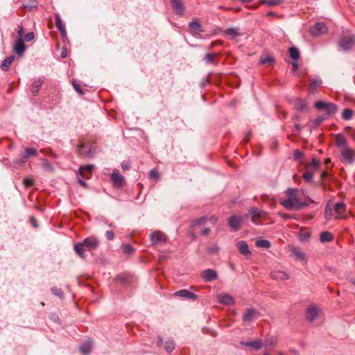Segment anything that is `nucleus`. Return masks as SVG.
<instances>
[{
  "mask_svg": "<svg viewBox=\"0 0 355 355\" xmlns=\"http://www.w3.org/2000/svg\"><path fill=\"white\" fill-rule=\"evenodd\" d=\"M150 177L152 179L157 180L159 178V173L158 171L156 169H152L150 171Z\"/></svg>",
  "mask_w": 355,
  "mask_h": 355,
  "instance_id": "obj_50",
  "label": "nucleus"
},
{
  "mask_svg": "<svg viewBox=\"0 0 355 355\" xmlns=\"http://www.w3.org/2000/svg\"><path fill=\"white\" fill-rule=\"evenodd\" d=\"M315 107L318 110L325 111L327 114H335L338 110V107L336 104L321 101H317L315 103Z\"/></svg>",
  "mask_w": 355,
  "mask_h": 355,
  "instance_id": "obj_4",
  "label": "nucleus"
},
{
  "mask_svg": "<svg viewBox=\"0 0 355 355\" xmlns=\"http://www.w3.org/2000/svg\"><path fill=\"white\" fill-rule=\"evenodd\" d=\"M255 245L257 248H270V243L268 240L259 239L255 242Z\"/></svg>",
  "mask_w": 355,
  "mask_h": 355,
  "instance_id": "obj_36",
  "label": "nucleus"
},
{
  "mask_svg": "<svg viewBox=\"0 0 355 355\" xmlns=\"http://www.w3.org/2000/svg\"><path fill=\"white\" fill-rule=\"evenodd\" d=\"M94 166L93 164H87L85 166H80L78 169V174L81 178L89 179V176L86 174L87 172L89 174H91Z\"/></svg>",
  "mask_w": 355,
  "mask_h": 355,
  "instance_id": "obj_14",
  "label": "nucleus"
},
{
  "mask_svg": "<svg viewBox=\"0 0 355 355\" xmlns=\"http://www.w3.org/2000/svg\"><path fill=\"white\" fill-rule=\"evenodd\" d=\"M173 295L178 297L190 299L193 301L198 300V296L187 289H182L173 293Z\"/></svg>",
  "mask_w": 355,
  "mask_h": 355,
  "instance_id": "obj_12",
  "label": "nucleus"
},
{
  "mask_svg": "<svg viewBox=\"0 0 355 355\" xmlns=\"http://www.w3.org/2000/svg\"><path fill=\"white\" fill-rule=\"evenodd\" d=\"M210 232V230L209 228H205L203 229L202 231H201V234L203 235V236H207L209 234Z\"/></svg>",
  "mask_w": 355,
  "mask_h": 355,
  "instance_id": "obj_61",
  "label": "nucleus"
},
{
  "mask_svg": "<svg viewBox=\"0 0 355 355\" xmlns=\"http://www.w3.org/2000/svg\"><path fill=\"white\" fill-rule=\"evenodd\" d=\"M164 349L168 353H171L175 349V343L173 340H167L164 344Z\"/></svg>",
  "mask_w": 355,
  "mask_h": 355,
  "instance_id": "obj_37",
  "label": "nucleus"
},
{
  "mask_svg": "<svg viewBox=\"0 0 355 355\" xmlns=\"http://www.w3.org/2000/svg\"><path fill=\"white\" fill-rule=\"evenodd\" d=\"M289 55L293 60H297L300 58V51L297 47H291L289 49Z\"/></svg>",
  "mask_w": 355,
  "mask_h": 355,
  "instance_id": "obj_35",
  "label": "nucleus"
},
{
  "mask_svg": "<svg viewBox=\"0 0 355 355\" xmlns=\"http://www.w3.org/2000/svg\"><path fill=\"white\" fill-rule=\"evenodd\" d=\"M105 236L108 240H112L114 237V234L112 231H107Z\"/></svg>",
  "mask_w": 355,
  "mask_h": 355,
  "instance_id": "obj_55",
  "label": "nucleus"
},
{
  "mask_svg": "<svg viewBox=\"0 0 355 355\" xmlns=\"http://www.w3.org/2000/svg\"><path fill=\"white\" fill-rule=\"evenodd\" d=\"M29 220H30V223L35 228H37L38 227L37 220L34 216H31L30 217Z\"/></svg>",
  "mask_w": 355,
  "mask_h": 355,
  "instance_id": "obj_53",
  "label": "nucleus"
},
{
  "mask_svg": "<svg viewBox=\"0 0 355 355\" xmlns=\"http://www.w3.org/2000/svg\"><path fill=\"white\" fill-rule=\"evenodd\" d=\"M123 252L125 254H132L134 252V248L129 244H125L122 246Z\"/></svg>",
  "mask_w": 355,
  "mask_h": 355,
  "instance_id": "obj_45",
  "label": "nucleus"
},
{
  "mask_svg": "<svg viewBox=\"0 0 355 355\" xmlns=\"http://www.w3.org/2000/svg\"><path fill=\"white\" fill-rule=\"evenodd\" d=\"M241 344L243 346L251 347L256 350L260 349L263 345V341L261 339H257L250 342L242 341Z\"/></svg>",
  "mask_w": 355,
  "mask_h": 355,
  "instance_id": "obj_22",
  "label": "nucleus"
},
{
  "mask_svg": "<svg viewBox=\"0 0 355 355\" xmlns=\"http://www.w3.org/2000/svg\"><path fill=\"white\" fill-rule=\"evenodd\" d=\"M42 84V81L40 79L35 80L31 85V91L33 94H36L39 92V89Z\"/></svg>",
  "mask_w": 355,
  "mask_h": 355,
  "instance_id": "obj_34",
  "label": "nucleus"
},
{
  "mask_svg": "<svg viewBox=\"0 0 355 355\" xmlns=\"http://www.w3.org/2000/svg\"><path fill=\"white\" fill-rule=\"evenodd\" d=\"M150 239L154 244L163 243L166 240V234L160 231H155L150 235Z\"/></svg>",
  "mask_w": 355,
  "mask_h": 355,
  "instance_id": "obj_7",
  "label": "nucleus"
},
{
  "mask_svg": "<svg viewBox=\"0 0 355 355\" xmlns=\"http://www.w3.org/2000/svg\"><path fill=\"white\" fill-rule=\"evenodd\" d=\"M264 214L263 211H259L258 209L253 207L249 210L248 215L251 216V220L254 221L255 217H262Z\"/></svg>",
  "mask_w": 355,
  "mask_h": 355,
  "instance_id": "obj_32",
  "label": "nucleus"
},
{
  "mask_svg": "<svg viewBox=\"0 0 355 355\" xmlns=\"http://www.w3.org/2000/svg\"><path fill=\"white\" fill-rule=\"evenodd\" d=\"M217 55V53H207L205 55V60L207 63H212L214 64H216L214 59Z\"/></svg>",
  "mask_w": 355,
  "mask_h": 355,
  "instance_id": "obj_39",
  "label": "nucleus"
},
{
  "mask_svg": "<svg viewBox=\"0 0 355 355\" xmlns=\"http://www.w3.org/2000/svg\"><path fill=\"white\" fill-rule=\"evenodd\" d=\"M24 184L26 187H32L34 184V180L31 178H25L24 180Z\"/></svg>",
  "mask_w": 355,
  "mask_h": 355,
  "instance_id": "obj_49",
  "label": "nucleus"
},
{
  "mask_svg": "<svg viewBox=\"0 0 355 355\" xmlns=\"http://www.w3.org/2000/svg\"><path fill=\"white\" fill-rule=\"evenodd\" d=\"M206 220H207V218H206V217H202V218H201L200 219L196 220L193 222V225H198V224H200V223H205Z\"/></svg>",
  "mask_w": 355,
  "mask_h": 355,
  "instance_id": "obj_56",
  "label": "nucleus"
},
{
  "mask_svg": "<svg viewBox=\"0 0 355 355\" xmlns=\"http://www.w3.org/2000/svg\"><path fill=\"white\" fill-rule=\"evenodd\" d=\"M121 167L123 170H128L130 168V164L128 161H123L121 163Z\"/></svg>",
  "mask_w": 355,
  "mask_h": 355,
  "instance_id": "obj_54",
  "label": "nucleus"
},
{
  "mask_svg": "<svg viewBox=\"0 0 355 355\" xmlns=\"http://www.w3.org/2000/svg\"><path fill=\"white\" fill-rule=\"evenodd\" d=\"M55 24L56 28L60 31V33H62V34L66 33L65 26L62 22L61 18L60 17L59 15H56L55 16Z\"/></svg>",
  "mask_w": 355,
  "mask_h": 355,
  "instance_id": "obj_29",
  "label": "nucleus"
},
{
  "mask_svg": "<svg viewBox=\"0 0 355 355\" xmlns=\"http://www.w3.org/2000/svg\"><path fill=\"white\" fill-rule=\"evenodd\" d=\"M275 62V59L271 55H266L264 57H261L260 62L261 64H269Z\"/></svg>",
  "mask_w": 355,
  "mask_h": 355,
  "instance_id": "obj_44",
  "label": "nucleus"
},
{
  "mask_svg": "<svg viewBox=\"0 0 355 355\" xmlns=\"http://www.w3.org/2000/svg\"><path fill=\"white\" fill-rule=\"evenodd\" d=\"M309 82V90L311 92H314L316 89L322 84V80L316 78H310Z\"/></svg>",
  "mask_w": 355,
  "mask_h": 355,
  "instance_id": "obj_26",
  "label": "nucleus"
},
{
  "mask_svg": "<svg viewBox=\"0 0 355 355\" xmlns=\"http://www.w3.org/2000/svg\"><path fill=\"white\" fill-rule=\"evenodd\" d=\"M42 166L45 169L48 171H53V166L49 160H47L46 159H42Z\"/></svg>",
  "mask_w": 355,
  "mask_h": 355,
  "instance_id": "obj_46",
  "label": "nucleus"
},
{
  "mask_svg": "<svg viewBox=\"0 0 355 355\" xmlns=\"http://www.w3.org/2000/svg\"><path fill=\"white\" fill-rule=\"evenodd\" d=\"M34 39V33L33 32L28 33L24 36V40L26 42H31Z\"/></svg>",
  "mask_w": 355,
  "mask_h": 355,
  "instance_id": "obj_51",
  "label": "nucleus"
},
{
  "mask_svg": "<svg viewBox=\"0 0 355 355\" xmlns=\"http://www.w3.org/2000/svg\"><path fill=\"white\" fill-rule=\"evenodd\" d=\"M26 49V46L22 38H18L14 46L13 51L19 56H21Z\"/></svg>",
  "mask_w": 355,
  "mask_h": 355,
  "instance_id": "obj_18",
  "label": "nucleus"
},
{
  "mask_svg": "<svg viewBox=\"0 0 355 355\" xmlns=\"http://www.w3.org/2000/svg\"><path fill=\"white\" fill-rule=\"evenodd\" d=\"M292 254L295 256V257L300 261H304L306 259V255L303 253L300 248L297 247L292 246L290 249Z\"/></svg>",
  "mask_w": 355,
  "mask_h": 355,
  "instance_id": "obj_24",
  "label": "nucleus"
},
{
  "mask_svg": "<svg viewBox=\"0 0 355 355\" xmlns=\"http://www.w3.org/2000/svg\"><path fill=\"white\" fill-rule=\"evenodd\" d=\"M335 139L336 145L345 162L349 164L354 163L355 161V149L349 146L347 141L341 134L336 135Z\"/></svg>",
  "mask_w": 355,
  "mask_h": 355,
  "instance_id": "obj_3",
  "label": "nucleus"
},
{
  "mask_svg": "<svg viewBox=\"0 0 355 355\" xmlns=\"http://www.w3.org/2000/svg\"><path fill=\"white\" fill-rule=\"evenodd\" d=\"M277 345L276 339L273 338H268L264 341V346L267 348H272Z\"/></svg>",
  "mask_w": 355,
  "mask_h": 355,
  "instance_id": "obj_40",
  "label": "nucleus"
},
{
  "mask_svg": "<svg viewBox=\"0 0 355 355\" xmlns=\"http://www.w3.org/2000/svg\"><path fill=\"white\" fill-rule=\"evenodd\" d=\"M257 315V312L253 308L247 309L243 315L245 322H250L254 320Z\"/></svg>",
  "mask_w": 355,
  "mask_h": 355,
  "instance_id": "obj_20",
  "label": "nucleus"
},
{
  "mask_svg": "<svg viewBox=\"0 0 355 355\" xmlns=\"http://www.w3.org/2000/svg\"><path fill=\"white\" fill-rule=\"evenodd\" d=\"M325 217L327 219H331L332 218H335V210L333 206H331L329 203H328L325 207Z\"/></svg>",
  "mask_w": 355,
  "mask_h": 355,
  "instance_id": "obj_31",
  "label": "nucleus"
},
{
  "mask_svg": "<svg viewBox=\"0 0 355 355\" xmlns=\"http://www.w3.org/2000/svg\"><path fill=\"white\" fill-rule=\"evenodd\" d=\"M355 44L354 37H344L339 41L340 46L345 51L349 50Z\"/></svg>",
  "mask_w": 355,
  "mask_h": 355,
  "instance_id": "obj_10",
  "label": "nucleus"
},
{
  "mask_svg": "<svg viewBox=\"0 0 355 355\" xmlns=\"http://www.w3.org/2000/svg\"><path fill=\"white\" fill-rule=\"evenodd\" d=\"M218 302L225 305H231L234 302V298L228 294H220L218 296Z\"/></svg>",
  "mask_w": 355,
  "mask_h": 355,
  "instance_id": "obj_23",
  "label": "nucleus"
},
{
  "mask_svg": "<svg viewBox=\"0 0 355 355\" xmlns=\"http://www.w3.org/2000/svg\"><path fill=\"white\" fill-rule=\"evenodd\" d=\"M333 239H334L333 234L329 232L325 231V232H322L320 234V241L322 243L330 242L333 240Z\"/></svg>",
  "mask_w": 355,
  "mask_h": 355,
  "instance_id": "obj_33",
  "label": "nucleus"
},
{
  "mask_svg": "<svg viewBox=\"0 0 355 355\" xmlns=\"http://www.w3.org/2000/svg\"><path fill=\"white\" fill-rule=\"evenodd\" d=\"M78 155L83 157H92L93 153L91 146L81 142L78 146Z\"/></svg>",
  "mask_w": 355,
  "mask_h": 355,
  "instance_id": "obj_9",
  "label": "nucleus"
},
{
  "mask_svg": "<svg viewBox=\"0 0 355 355\" xmlns=\"http://www.w3.org/2000/svg\"><path fill=\"white\" fill-rule=\"evenodd\" d=\"M236 246L239 252L245 257H249L252 254L251 251L249 250L248 245L245 241H240L237 243Z\"/></svg>",
  "mask_w": 355,
  "mask_h": 355,
  "instance_id": "obj_15",
  "label": "nucleus"
},
{
  "mask_svg": "<svg viewBox=\"0 0 355 355\" xmlns=\"http://www.w3.org/2000/svg\"><path fill=\"white\" fill-rule=\"evenodd\" d=\"M313 175V172L308 171L303 173L302 177L306 182H311L312 180Z\"/></svg>",
  "mask_w": 355,
  "mask_h": 355,
  "instance_id": "obj_47",
  "label": "nucleus"
},
{
  "mask_svg": "<svg viewBox=\"0 0 355 355\" xmlns=\"http://www.w3.org/2000/svg\"><path fill=\"white\" fill-rule=\"evenodd\" d=\"M320 166V162L315 158H313L310 164H307V168L309 170H316Z\"/></svg>",
  "mask_w": 355,
  "mask_h": 355,
  "instance_id": "obj_42",
  "label": "nucleus"
},
{
  "mask_svg": "<svg viewBox=\"0 0 355 355\" xmlns=\"http://www.w3.org/2000/svg\"><path fill=\"white\" fill-rule=\"evenodd\" d=\"M189 28L195 33H200L202 31V26L198 19H195L189 24Z\"/></svg>",
  "mask_w": 355,
  "mask_h": 355,
  "instance_id": "obj_25",
  "label": "nucleus"
},
{
  "mask_svg": "<svg viewBox=\"0 0 355 355\" xmlns=\"http://www.w3.org/2000/svg\"><path fill=\"white\" fill-rule=\"evenodd\" d=\"M293 155H294V159H295V160H298V159H300L301 157H303V153H302L301 151H300L299 150H295L294 151V154H293Z\"/></svg>",
  "mask_w": 355,
  "mask_h": 355,
  "instance_id": "obj_52",
  "label": "nucleus"
},
{
  "mask_svg": "<svg viewBox=\"0 0 355 355\" xmlns=\"http://www.w3.org/2000/svg\"><path fill=\"white\" fill-rule=\"evenodd\" d=\"M224 33L232 38H234L239 35L237 29L233 28H227L225 30Z\"/></svg>",
  "mask_w": 355,
  "mask_h": 355,
  "instance_id": "obj_38",
  "label": "nucleus"
},
{
  "mask_svg": "<svg viewBox=\"0 0 355 355\" xmlns=\"http://www.w3.org/2000/svg\"><path fill=\"white\" fill-rule=\"evenodd\" d=\"M37 155V150L35 148H29L25 150L23 155H21L19 159L15 160V163L21 164L27 162L28 158L31 156H36Z\"/></svg>",
  "mask_w": 355,
  "mask_h": 355,
  "instance_id": "obj_5",
  "label": "nucleus"
},
{
  "mask_svg": "<svg viewBox=\"0 0 355 355\" xmlns=\"http://www.w3.org/2000/svg\"><path fill=\"white\" fill-rule=\"evenodd\" d=\"M261 3H266L269 6H275L280 4L282 0H260Z\"/></svg>",
  "mask_w": 355,
  "mask_h": 355,
  "instance_id": "obj_41",
  "label": "nucleus"
},
{
  "mask_svg": "<svg viewBox=\"0 0 355 355\" xmlns=\"http://www.w3.org/2000/svg\"><path fill=\"white\" fill-rule=\"evenodd\" d=\"M78 183L84 188H87V184L85 181L83 180L82 179L80 178H78Z\"/></svg>",
  "mask_w": 355,
  "mask_h": 355,
  "instance_id": "obj_60",
  "label": "nucleus"
},
{
  "mask_svg": "<svg viewBox=\"0 0 355 355\" xmlns=\"http://www.w3.org/2000/svg\"><path fill=\"white\" fill-rule=\"evenodd\" d=\"M209 220L212 224H215L216 223L218 218L216 216H212L210 217Z\"/></svg>",
  "mask_w": 355,
  "mask_h": 355,
  "instance_id": "obj_63",
  "label": "nucleus"
},
{
  "mask_svg": "<svg viewBox=\"0 0 355 355\" xmlns=\"http://www.w3.org/2000/svg\"><path fill=\"white\" fill-rule=\"evenodd\" d=\"M52 291L58 296H62L63 293L62 291L59 288H52Z\"/></svg>",
  "mask_w": 355,
  "mask_h": 355,
  "instance_id": "obj_58",
  "label": "nucleus"
},
{
  "mask_svg": "<svg viewBox=\"0 0 355 355\" xmlns=\"http://www.w3.org/2000/svg\"><path fill=\"white\" fill-rule=\"evenodd\" d=\"M14 60L15 56L12 55L6 58L5 60H3L1 64V69L5 71H8Z\"/></svg>",
  "mask_w": 355,
  "mask_h": 355,
  "instance_id": "obj_27",
  "label": "nucleus"
},
{
  "mask_svg": "<svg viewBox=\"0 0 355 355\" xmlns=\"http://www.w3.org/2000/svg\"><path fill=\"white\" fill-rule=\"evenodd\" d=\"M92 342L90 340L83 344L80 347V352L84 355L88 354L92 350Z\"/></svg>",
  "mask_w": 355,
  "mask_h": 355,
  "instance_id": "obj_30",
  "label": "nucleus"
},
{
  "mask_svg": "<svg viewBox=\"0 0 355 355\" xmlns=\"http://www.w3.org/2000/svg\"><path fill=\"white\" fill-rule=\"evenodd\" d=\"M327 28L326 25L322 22L317 23L310 28V33L314 37L324 34L327 32Z\"/></svg>",
  "mask_w": 355,
  "mask_h": 355,
  "instance_id": "obj_6",
  "label": "nucleus"
},
{
  "mask_svg": "<svg viewBox=\"0 0 355 355\" xmlns=\"http://www.w3.org/2000/svg\"><path fill=\"white\" fill-rule=\"evenodd\" d=\"M322 121H323L322 118H318L314 121V123L315 124V125L318 126V125H320V123L322 122Z\"/></svg>",
  "mask_w": 355,
  "mask_h": 355,
  "instance_id": "obj_62",
  "label": "nucleus"
},
{
  "mask_svg": "<svg viewBox=\"0 0 355 355\" xmlns=\"http://www.w3.org/2000/svg\"><path fill=\"white\" fill-rule=\"evenodd\" d=\"M294 107L297 110L304 111L307 109V105L303 99L297 98L295 102Z\"/></svg>",
  "mask_w": 355,
  "mask_h": 355,
  "instance_id": "obj_28",
  "label": "nucleus"
},
{
  "mask_svg": "<svg viewBox=\"0 0 355 355\" xmlns=\"http://www.w3.org/2000/svg\"><path fill=\"white\" fill-rule=\"evenodd\" d=\"M350 130V132H347L349 135H351L354 137L355 139V130L352 129L351 127H346L345 131Z\"/></svg>",
  "mask_w": 355,
  "mask_h": 355,
  "instance_id": "obj_57",
  "label": "nucleus"
},
{
  "mask_svg": "<svg viewBox=\"0 0 355 355\" xmlns=\"http://www.w3.org/2000/svg\"><path fill=\"white\" fill-rule=\"evenodd\" d=\"M318 315V311L315 306H309L306 311V318L309 322H313Z\"/></svg>",
  "mask_w": 355,
  "mask_h": 355,
  "instance_id": "obj_19",
  "label": "nucleus"
},
{
  "mask_svg": "<svg viewBox=\"0 0 355 355\" xmlns=\"http://www.w3.org/2000/svg\"><path fill=\"white\" fill-rule=\"evenodd\" d=\"M353 116V111L351 109H345L343 112V119L345 120H349Z\"/></svg>",
  "mask_w": 355,
  "mask_h": 355,
  "instance_id": "obj_43",
  "label": "nucleus"
},
{
  "mask_svg": "<svg viewBox=\"0 0 355 355\" xmlns=\"http://www.w3.org/2000/svg\"><path fill=\"white\" fill-rule=\"evenodd\" d=\"M99 245V239L95 236H91L84 239L82 242L76 243L73 250L80 258L85 259L87 257L86 251L95 250Z\"/></svg>",
  "mask_w": 355,
  "mask_h": 355,
  "instance_id": "obj_2",
  "label": "nucleus"
},
{
  "mask_svg": "<svg viewBox=\"0 0 355 355\" xmlns=\"http://www.w3.org/2000/svg\"><path fill=\"white\" fill-rule=\"evenodd\" d=\"M24 28L21 26H18V35L19 38H22L23 34H24Z\"/></svg>",
  "mask_w": 355,
  "mask_h": 355,
  "instance_id": "obj_59",
  "label": "nucleus"
},
{
  "mask_svg": "<svg viewBox=\"0 0 355 355\" xmlns=\"http://www.w3.org/2000/svg\"><path fill=\"white\" fill-rule=\"evenodd\" d=\"M217 272L216 270L212 269H207L202 272V277L205 282H209L212 280L217 279Z\"/></svg>",
  "mask_w": 355,
  "mask_h": 355,
  "instance_id": "obj_16",
  "label": "nucleus"
},
{
  "mask_svg": "<svg viewBox=\"0 0 355 355\" xmlns=\"http://www.w3.org/2000/svg\"><path fill=\"white\" fill-rule=\"evenodd\" d=\"M270 277L276 280H286L289 279V275L286 272L277 270L270 272Z\"/></svg>",
  "mask_w": 355,
  "mask_h": 355,
  "instance_id": "obj_21",
  "label": "nucleus"
},
{
  "mask_svg": "<svg viewBox=\"0 0 355 355\" xmlns=\"http://www.w3.org/2000/svg\"><path fill=\"white\" fill-rule=\"evenodd\" d=\"M110 178L113 182L114 187L116 188H121L125 184L124 177L116 172H113L110 175Z\"/></svg>",
  "mask_w": 355,
  "mask_h": 355,
  "instance_id": "obj_11",
  "label": "nucleus"
},
{
  "mask_svg": "<svg viewBox=\"0 0 355 355\" xmlns=\"http://www.w3.org/2000/svg\"><path fill=\"white\" fill-rule=\"evenodd\" d=\"M279 203L290 210H299L309 205L306 201H302L299 198L296 189H288L285 191V198H280Z\"/></svg>",
  "mask_w": 355,
  "mask_h": 355,
  "instance_id": "obj_1",
  "label": "nucleus"
},
{
  "mask_svg": "<svg viewBox=\"0 0 355 355\" xmlns=\"http://www.w3.org/2000/svg\"><path fill=\"white\" fill-rule=\"evenodd\" d=\"M242 218L239 216H232L228 220V224L230 228L234 231L239 230L242 223Z\"/></svg>",
  "mask_w": 355,
  "mask_h": 355,
  "instance_id": "obj_13",
  "label": "nucleus"
},
{
  "mask_svg": "<svg viewBox=\"0 0 355 355\" xmlns=\"http://www.w3.org/2000/svg\"><path fill=\"white\" fill-rule=\"evenodd\" d=\"M173 10L177 15L182 16L185 12V8L182 0H170Z\"/></svg>",
  "mask_w": 355,
  "mask_h": 355,
  "instance_id": "obj_8",
  "label": "nucleus"
},
{
  "mask_svg": "<svg viewBox=\"0 0 355 355\" xmlns=\"http://www.w3.org/2000/svg\"><path fill=\"white\" fill-rule=\"evenodd\" d=\"M334 210H335V218L336 219H340L343 218V214L345 212L346 210V206L343 202H338L336 203L334 205H333Z\"/></svg>",
  "mask_w": 355,
  "mask_h": 355,
  "instance_id": "obj_17",
  "label": "nucleus"
},
{
  "mask_svg": "<svg viewBox=\"0 0 355 355\" xmlns=\"http://www.w3.org/2000/svg\"><path fill=\"white\" fill-rule=\"evenodd\" d=\"M72 84H73V87L74 89L79 94L83 95V91L82 88H81L80 85L79 83H77L74 82V81L72 83Z\"/></svg>",
  "mask_w": 355,
  "mask_h": 355,
  "instance_id": "obj_48",
  "label": "nucleus"
},
{
  "mask_svg": "<svg viewBox=\"0 0 355 355\" xmlns=\"http://www.w3.org/2000/svg\"><path fill=\"white\" fill-rule=\"evenodd\" d=\"M261 217H255L254 218V221H252L254 224L255 225H260L261 223L259 221V219L261 218Z\"/></svg>",
  "mask_w": 355,
  "mask_h": 355,
  "instance_id": "obj_64",
  "label": "nucleus"
}]
</instances>
